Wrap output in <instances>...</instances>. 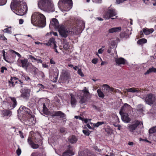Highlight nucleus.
Masks as SVG:
<instances>
[{
    "instance_id": "8",
    "label": "nucleus",
    "mask_w": 156,
    "mask_h": 156,
    "mask_svg": "<svg viewBox=\"0 0 156 156\" xmlns=\"http://www.w3.org/2000/svg\"><path fill=\"white\" fill-rule=\"evenodd\" d=\"M116 14L115 10L111 8L108 9L107 12L104 13L103 17L105 20H108Z\"/></svg>"
},
{
    "instance_id": "15",
    "label": "nucleus",
    "mask_w": 156,
    "mask_h": 156,
    "mask_svg": "<svg viewBox=\"0 0 156 156\" xmlns=\"http://www.w3.org/2000/svg\"><path fill=\"white\" fill-rule=\"evenodd\" d=\"M131 108L130 105L126 103L124 104L121 108L119 111L120 114V115H122V114L127 113L126 112H127V110H128Z\"/></svg>"
},
{
    "instance_id": "62",
    "label": "nucleus",
    "mask_w": 156,
    "mask_h": 156,
    "mask_svg": "<svg viewBox=\"0 0 156 156\" xmlns=\"http://www.w3.org/2000/svg\"><path fill=\"white\" fill-rule=\"evenodd\" d=\"M16 153L18 156H19L21 153V149L19 148H18L16 151Z\"/></svg>"
},
{
    "instance_id": "48",
    "label": "nucleus",
    "mask_w": 156,
    "mask_h": 156,
    "mask_svg": "<svg viewBox=\"0 0 156 156\" xmlns=\"http://www.w3.org/2000/svg\"><path fill=\"white\" fill-rule=\"evenodd\" d=\"M62 45L63 48L65 50H67L69 49L70 46L69 43L62 44Z\"/></svg>"
},
{
    "instance_id": "13",
    "label": "nucleus",
    "mask_w": 156,
    "mask_h": 156,
    "mask_svg": "<svg viewBox=\"0 0 156 156\" xmlns=\"http://www.w3.org/2000/svg\"><path fill=\"white\" fill-rule=\"evenodd\" d=\"M69 77V74L68 72H65L60 76L58 81L60 83H66L68 80Z\"/></svg>"
},
{
    "instance_id": "47",
    "label": "nucleus",
    "mask_w": 156,
    "mask_h": 156,
    "mask_svg": "<svg viewBox=\"0 0 156 156\" xmlns=\"http://www.w3.org/2000/svg\"><path fill=\"white\" fill-rule=\"evenodd\" d=\"M112 119H114L115 121V122H113V125L115 127H118V126H119V124L116 125L115 124V122H117L118 121H119V119L118 117L117 116H115V117H113Z\"/></svg>"
},
{
    "instance_id": "25",
    "label": "nucleus",
    "mask_w": 156,
    "mask_h": 156,
    "mask_svg": "<svg viewBox=\"0 0 156 156\" xmlns=\"http://www.w3.org/2000/svg\"><path fill=\"white\" fill-rule=\"evenodd\" d=\"M70 95L71 97L70 103L72 106L76 105L77 101L75 98V96L73 94H70Z\"/></svg>"
},
{
    "instance_id": "42",
    "label": "nucleus",
    "mask_w": 156,
    "mask_h": 156,
    "mask_svg": "<svg viewBox=\"0 0 156 156\" xmlns=\"http://www.w3.org/2000/svg\"><path fill=\"white\" fill-rule=\"evenodd\" d=\"M126 90L127 92H139V90H136L135 88L134 87L128 89H126Z\"/></svg>"
},
{
    "instance_id": "10",
    "label": "nucleus",
    "mask_w": 156,
    "mask_h": 156,
    "mask_svg": "<svg viewBox=\"0 0 156 156\" xmlns=\"http://www.w3.org/2000/svg\"><path fill=\"white\" fill-rule=\"evenodd\" d=\"M23 4V0H12L11 3L10 7L11 9H18L22 4Z\"/></svg>"
},
{
    "instance_id": "31",
    "label": "nucleus",
    "mask_w": 156,
    "mask_h": 156,
    "mask_svg": "<svg viewBox=\"0 0 156 156\" xmlns=\"http://www.w3.org/2000/svg\"><path fill=\"white\" fill-rule=\"evenodd\" d=\"M42 138L40 134L38 133L36 135L34 136V141L35 143H39L41 140Z\"/></svg>"
},
{
    "instance_id": "61",
    "label": "nucleus",
    "mask_w": 156,
    "mask_h": 156,
    "mask_svg": "<svg viewBox=\"0 0 156 156\" xmlns=\"http://www.w3.org/2000/svg\"><path fill=\"white\" fill-rule=\"evenodd\" d=\"M98 61V59L97 58H95L93 59L92 61V62L94 64H96Z\"/></svg>"
},
{
    "instance_id": "64",
    "label": "nucleus",
    "mask_w": 156,
    "mask_h": 156,
    "mask_svg": "<svg viewBox=\"0 0 156 156\" xmlns=\"http://www.w3.org/2000/svg\"><path fill=\"white\" fill-rule=\"evenodd\" d=\"M146 156H156V153H147Z\"/></svg>"
},
{
    "instance_id": "6",
    "label": "nucleus",
    "mask_w": 156,
    "mask_h": 156,
    "mask_svg": "<svg viewBox=\"0 0 156 156\" xmlns=\"http://www.w3.org/2000/svg\"><path fill=\"white\" fill-rule=\"evenodd\" d=\"M85 26V23L83 21L80 20L78 22V27L75 28L74 31H72L73 35H78L81 34L84 29Z\"/></svg>"
},
{
    "instance_id": "5",
    "label": "nucleus",
    "mask_w": 156,
    "mask_h": 156,
    "mask_svg": "<svg viewBox=\"0 0 156 156\" xmlns=\"http://www.w3.org/2000/svg\"><path fill=\"white\" fill-rule=\"evenodd\" d=\"M59 34L63 37L66 38L70 32L72 33V31H70L67 30V28L64 25L61 24L60 27L58 29Z\"/></svg>"
},
{
    "instance_id": "33",
    "label": "nucleus",
    "mask_w": 156,
    "mask_h": 156,
    "mask_svg": "<svg viewBox=\"0 0 156 156\" xmlns=\"http://www.w3.org/2000/svg\"><path fill=\"white\" fill-rule=\"evenodd\" d=\"M152 73H156V68L152 67L149 68V69L144 73V74L146 75Z\"/></svg>"
},
{
    "instance_id": "38",
    "label": "nucleus",
    "mask_w": 156,
    "mask_h": 156,
    "mask_svg": "<svg viewBox=\"0 0 156 156\" xmlns=\"http://www.w3.org/2000/svg\"><path fill=\"white\" fill-rule=\"evenodd\" d=\"M82 92L84 93L83 95H84L85 97H88L90 94L88 90L87 89L86 87H84L83 90H82Z\"/></svg>"
},
{
    "instance_id": "1",
    "label": "nucleus",
    "mask_w": 156,
    "mask_h": 156,
    "mask_svg": "<svg viewBox=\"0 0 156 156\" xmlns=\"http://www.w3.org/2000/svg\"><path fill=\"white\" fill-rule=\"evenodd\" d=\"M31 22L34 25L39 27H44L46 24L45 16L39 12H35L32 15Z\"/></svg>"
},
{
    "instance_id": "22",
    "label": "nucleus",
    "mask_w": 156,
    "mask_h": 156,
    "mask_svg": "<svg viewBox=\"0 0 156 156\" xmlns=\"http://www.w3.org/2000/svg\"><path fill=\"white\" fill-rule=\"evenodd\" d=\"M18 116L19 119L23 122H25L28 120V115L25 113H22L21 115Z\"/></svg>"
},
{
    "instance_id": "2",
    "label": "nucleus",
    "mask_w": 156,
    "mask_h": 156,
    "mask_svg": "<svg viewBox=\"0 0 156 156\" xmlns=\"http://www.w3.org/2000/svg\"><path fill=\"white\" fill-rule=\"evenodd\" d=\"M38 2V7L40 9L51 12L55 11L54 5L51 0H40Z\"/></svg>"
},
{
    "instance_id": "51",
    "label": "nucleus",
    "mask_w": 156,
    "mask_h": 156,
    "mask_svg": "<svg viewBox=\"0 0 156 156\" xmlns=\"http://www.w3.org/2000/svg\"><path fill=\"white\" fill-rule=\"evenodd\" d=\"M32 71H33V72L34 73V76H35L37 74L39 70L37 68H36L35 67L33 66V67Z\"/></svg>"
},
{
    "instance_id": "7",
    "label": "nucleus",
    "mask_w": 156,
    "mask_h": 156,
    "mask_svg": "<svg viewBox=\"0 0 156 156\" xmlns=\"http://www.w3.org/2000/svg\"><path fill=\"white\" fill-rule=\"evenodd\" d=\"M30 89L27 87H25L22 88L20 90V92L21 93L20 97L26 100H28L30 97Z\"/></svg>"
},
{
    "instance_id": "21",
    "label": "nucleus",
    "mask_w": 156,
    "mask_h": 156,
    "mask_svg": "<svg viewBox=\"0 0 156 156\" xmlns=\"http://www.w3.org/2000/svg\"><path fill=\"white\" fill-rule=\"evenodd\" d=\"M50 24L52 25L55 29H58L60 27L58 21L56 18L52 19V21L50 22Z\"/></svg>"
},
{
    "instance_id": "16",
    "label": "nucleus",
    "mask_w": 156,
    "mask_h": 156,
    "mask_svg": "<svg viewBox=\"0 0 156 156\" xmlns=\"http://www.w3.org/2000/svg\"><path fill=\"white\" fill-rule=\"evenodd\" d=\"M23 108V113H25L28 115V117L31 119H33V120L34 119L35 116L32 115L31 110L28 108L24 106Z\"/></svg>"
},
{
    "instance_id": "30",
    "label": "nucleus",
    "mask_w": 156,
    "mask_h": 156,
    "mask_svg": "<svg viewBox=\"0 0 156 156\" xmlns=\"http://www.w3.org/2000/svg\"><path fill=\"white\" fill-rule=\"evenodd\" d=\"M103 87H105V89H106V90H108V92L110 91L114 92H116L115 89L112 87H110L107 84H104L103 85Z\"/></svg>"
},
{
    "instance_id": "12",
    "label": "nucleus",
    "mask_w": 156,
    "mask_h": 156,
    "mask_svg": "<svg viewBox=\"0 0 156 156\" xmlns=\"http://www.w3.org/2000/svg\"><path fill=\"white\" fill-rule=\"evenodd\" d=\"M154 94L152 93L148 94L146 96L145 99V101L147 104L151 105H153L155 101V100L153 98Z\"/></svg>"
},
{
    "instance_id": "49",
    "label": "nucleus",
    "mask_w": 156,
    "mask_h": 156,
    "mask_svg": "<svg viewBox=\"0 0 156 156\" xmlns=\"http://www.w3.org/2000/svg\"><path fill=\"white\" fill-rule=\"evenodd\" d=\"M8 82L9 84V86L10 87H14L15 86V83H14V82L12 81V80L11 79H10V80H8Z\"/></svg>"
},
{
    "instance_id": "28",
    "label": "nucleus",
    "mask_w": 156,
    "mask_h": 156,
    "mask_svg": "<svg viewBox=\"0 0 156 156\" xmlns=\"http://www.w3.org/2000/svg\"><path fill=\"white\" fill-rule=\"evenodd\" d=\"M58 74H50L49 78L51 81L54 82H56L57 81Z\"/></svg>"
},
{
    "instance_id": "57",
    "label": "nucleus",
    "mask_w": 156,
    "mask_h": 156,
    "mask_svg": "<svg viewBox=\"0 0 156 156\" xmlns=\"http://www.w3.org/2000/svg\"><path fill=\"white\" fill-rule=\"evenodd\" d=\"M8 104H9V107L8 108V109H9L12 110L15 108H13V104L12 103L9 102Z\"/></svg>"
},
{
    "instance_id": "36",
    "label": "nucleus",
    "mask_w": 156,
    "mask_h": 156,
    "mask_svg": "<svg viewBox=\"0 0 156 156\" xmlns=\"http://www.w3.org/2000/svg\"><path fill=\"white\" fill-rule=\"evenodd\" d=\"M58 74V70L57 67L55 66L52 67L51 71L50 72V74Z\"/></svg>"
},
{
    "instance_id": "53",
    "label": "nucleus",
    "mask_w": 156,
    "mask_h": 156,
    "mask_svg": "<svg viewBox=\"0 0 156 156\" xmlns=\"http://www.w3.org/2000/svg\"><path fill=\"white\" fill-rule=\"evenodd\" d=\"M30 146L33 149H37L39 147V145L37 144H35L34 142Z\"/></svg>"
},
{
    "instance_id": "60",
    "label": "nucleus",
    "mask_w": 156,
    "mask_h": 156,
    "mask_svg": "<svg viewBox=\"0 0 156 156\" xmlns=\"http://www.w3.org/2000/svg\"><path fill=\"white\" fill-rule=\"evenodd\" d=\"M2 30L4 31V32L7 33H8L11 34L12 32L10 30L8 29V28H6L5 29Z\"/></svg>"
},
{
    "instance_id": "23",
    "label": "nucleus",
    "mask_w": 156,
    "mask_h": 156,
    "mask_svg": "<svg viewBox=\"0 0 156 156\" xmlns=\"http://www.w3.org/2000/svg\"><path fill=\"white\" fill-rule=\"evenodd\" d=\"M115 62L117 65H119L121 64H125L126 63V60L123 58L120 57L119 58H115Z\"/></svg>"
},
{
    "instance_id": "50",
    "label": "nucleus",
    "mask_w": 156,
    "mask_h": 156,
    "mask_svg": "<svg viewBox=\"0 0 156 156\" xmlns=\"http://www.w3.org/2000/svg\"><path fill=\"white\" fill-rule=\"evenodd\" d=\"M116 43L115 40H114L112 41H111V45L110 46V47L112 48H114L116 45Z\"/></svg>"
},
{
    "instance_id": "34",
    "label": "nucleus",
    "mask_w": 156,
    "mask_h": 156,
    "mask_svg": "<svg viewBox=\"0 0 156 156\" xmlns=\"http://www.w3.org/2000/svg\"><path fill=\"white\" fill-rule=\"evenodd\" d=\"M136 111L138 112L139 113H143V112L144 111V107L143 105L141 104H140L138 105L136 108Z\"/></svg>"
},
{
    "instance_id": "54",
    "label": "nucleus",
    "mask_w": 156,
    "mask_h": 156,
    "mask_svg": "<svg viewBox=\"0 0 156 156\" xmlns=\"http://www.w3.org/2000/svg\"><path fill=\"white\" fill-rule=\"evenodd\" d=\"M78 74L80 75L81 77H83L84 76V74L83 73L82 71V70L81 69H78L77 71Z\"/></svg>"
},
{
    "instance_id": "63",
    "label": "nucleus",
    "mask_w": 156,
    "mask_h": 156,
    "mask_svg": "<svg viewBox=\"0 0 156 156\" xmlns=\"http://www.w3.org/2000/svg\"><path fill=\"white\" fill-rule=\"evenodd\" d=\"M83 132L86 136H89L90 134V133L87 131V130H83Z\"/></svg>"
},
{
    "instance_id": "32",
    "label": "nucleus",
    "mask_w": 156,
    "mask_h": 156,
    "mask_svg": "<svg viewBox=\"0 0 156 156\" xmlns=\"http://www.w3.org/2000/svg\"><path fill=\"white\" fill-rule=\"evenodd\" d=\"M12 56V54L8 53V52L6 53V56H5V60L6 62L10 63L13 62V61H11L10 58H11V56Z\"/></svg>"
},
{
    "instance_id": "37",
    "label": "nucleus",
    "mask_w": 156,
    "mask_h": 156,
    "mask_svg": "<svg viewBox=\"0 0 156 156\" xmlns=\"http://www.w3.org/2000/svg\"><path fill=\"white\" fill-rule=\"evenodd\" d=\"M9 98L11 100L12 102V103L13 104V108H15L17 105V102L16 101V98L11 97H10Z\"/></svg>"
},
{
    "instance_id": "56",
    "label": "nucleus",
    "mask_w": 156,
    "mask_h": 156,
    "mask_svg": "<svg viewBox=\"0 0 156 156\" xmlns=\"http://www.w3.org/2000/svg\"><path fill=\"white\" fill-rule=\"evenodd\" d=\"M7 0H0V5H3L6 4Z\"/></svg>"
},
{
    "instance_id": "24",
    "label": "nucleus",
    "mask_w": 156,
    "mask_h": 156,
    "mask_svg": "<svg viewBox=\"0 0 156 156\" xmlns=\"http://www.w3.org/2000/svg\"><path fill=\"white\" fill-rule=\"evenodd\" d=\"M49 43V46L50 47L52 48L54 46L55 48L57 47L56 42L55 41V38L54 37H52L50 38L48 40Z\"/></svg>"
},
{
    "instance_id": "29",
    "label": "nucleus",
    "mask_w": 156,
    "mask_h": 156,
    "mask_svg": "<svg viewBox=\"0 0 156 156\" xmlns=\"http://www.w3.org/2000/svg\"><path fill=\"white\" fill-rule=\"evenodd\" d=\"M142 31L146 35H148L152 33L154 31V30L153 28L149 29L147 28H144L143 29Z\"/></svg>"
},
{
    "instance_id": "17",
    "label": "nucleus",
    "mask_w": 156,
    "mask_h": 156,
    "mask_svg": "<svg viewBox=\"0 0 156 156\" xmlns=\"http://www.w3.org/2000/svg\"><path fill=\"white\" fill-rule=\"evenodd\" d=\"M18 62L21 64L20 66H21L23 68H24L25 69L27 70L28 66L27 64L28 62V59L24 58L23 59H18Z\"/></svg>"
},
{
    "instance_id": "20",
    "label": "nucleus",
    "mask_w": 156,
    "mask_h": 156,
    "mask_svg": "<svg viewBox=\"0 0 156 156\" xmlns=\"http://www.w3.org/2000/svg\"><path fill=\"white\" fill-rule=\"evenodd\" d=\"M131 34L129 30L127 29L126 31L121 33L120 36L121 38H127L129 37V35Z\"/></svg>"
},
{
    "instance_id": "19",
    "label": "nucleus",
    "mask_w": 156,
    "mask_h": 156,
    "mask_svg": "<svg viewBox=\"0 0 156 156\" xmlns=\"http://www.w3.org/2000/svg\"><path fill=\"white\" fill-rule=\"evenodd\" d=\"M78 140L77 137L73 135L70 136L68 138V141L71 144L76 143Z\"/></svg>"
},
{
    "instance_id": "52",
    "label": "nucleus",
    "mask_w": 156,
    "mask_h": 156,
    "mask_svg": "<svg viewBox=\"0 0 156 156\" xmlns=\"http://www.w3.org/2000/svg\"><path fill=\"white\" fill-rule=\"evenodd\" d=\"M27 142L30 146L32 144H33L34 142H34L32 140L31 137L30 136H29L28 138Z\"/></svg>"
},
{
    "instance_id": "59",
    "label": "nucleus",
    "mask_w": 156,
    "mask_h": 156,
    "mask_svg": "<svg viewBox=\"0 0 156 156\" xmlns=\"http://www.w3.org/2000/svg\"><path fill=\"white\" fill-rule=\"evenodd\" d=\"M0 40L5 41L7 40V39L3 35H0Z\"/></svg>"
},
{
    "instance_id": "18",
    "label": "nucleus",
    "mask_w": 156,
    "mask_h": 156,
    "mask_svg": "<svg viewBox=\"0 0 156 156\" xmlns=\"http://www.w3.org/2000/svg\"><path fill=\"white\" fill-rule=\"evenodd\" d=\"M121 119L123 121L126 123L129 122L131 120V119L129 117V115L127 113L122 114Z\"/></svg>"
},
{
    "instance_id": "55",
    "label": "nucleus",
    "mask_w": 156,
    "mask_h": 156,
    "mask_svg": "<svg viewBox=\"0 0 156 156\" xmlns=\"http://www.w3.org/2000/svg\"><path fill=\"white\" fill-rule=\"evenodd\" d=\"M10 51L11 52H12L13 53H14L19 58L21 57V55L18 53L16 52L15 51L13 50H10Z\"/></svg>"
},
{
    "instance_id": "46",
    "label": "nucleus",
    "mask_w": 156,
    "mask_h": 156,
    "mask_svg": "<svg viewBox=\"0 0 156 156\" xmlns=\"http://www.w3.org/2000/svg\"><path fill=\"white\" fill-rule=\"evenodd\" d=\"M149 134H152L156 132V126L151 128L148 131Z\"/></svg>"
},
{
    "instance_id": "40",
    "label": "nucleus",
    "mask_w": 156,
    "mask_h": 156,
    "mask_svg": "<svg viewBox=\"0 0 156 156\" xmlns=\"http://www.w3.org/2000/svg\"><path fill=\"white\" fill-rule=\"evenodd\" d=\"M104 129L107 133V134L108 135L110 134L112 132V130L109 126H107V128H104Z\"/></svg>"
},
{
    "instance_id": "44",
    "label": "nucleus",
    "mask_w": 156,
    "mask_h": 156,
    "mask_svg": "<svg viewBox=\"0 0 156 156\" xmlns=\"http://www.w3.org/2000/svg\"><path fill=\"white\" fill-rule=\"evenodd\" d=\"M106 123V122L104 121L98 122L96 123H94L93 126L94 127H98L99 126Z\"/></svg>"
},
{
    "instance_id": "11",
    "label": "nucleus",
    "mask_w": 156,
    "mask_h": 156,
    "mask_svg": "<svg viewBox=\"0 0 156 156\" xmlns=\"http://www.w3.org/2000/svg\"><path fill=\"white\" fill-rule=\"evenodd\" d=\"M73 147L70 145L67 146L66 150L63 153L62 155L65 156H72L74 155Z\"/></svg>"
},
{
    "instance_id": "27",
    "label": "nucleus",
    "mask_w": 156,
    "mask_h": 156,
    "mask_svg": "<svg viewBox=\"0 0 156 156\" xmlns=\"http://www.w3.org/2000/svg\"><path fill=\"white\" fill-rule=\"evenodd\" d=\"M2 115L4 116H10L12 115V112L10 110L7 109H4L2 111Z\"/></svg>"
},
{
    "instance_id": "26",
    "label": "nucleus",
    "mask_w": 156,
    "mask_h": 156,
    "mask_svg": "<svg viewBox=\"0 0 156 156\" xmlns=\"http://www.w3.org/2000/svg\"><path fill=\"white\" fill-rule=\"evenodd\" d=\"M122 30V28L121 27H113L110 29L108 30V32L110 33H112L114 32H119L121 31Z\"/></svg>"
},
{
    "instance_id": "35",
    "label": "nucleus",
    "mask_w": 156,
    "mask_h": 156,
    "mask_svg": "<svg viewBox=\"0 0 156 156\" xmlns=\"http://www.w3.org/2000/svg\"><path fill=\"white\" fill-rule=\"evenodd\" d=\"M81 98L79 101V103L81 104H83L84 103H86L87 101V99L88 97H85L84 95H83L82 96H80Z\"/></svg>"
},
{
    "instance_id": "3",
    "label": "nucleus",
    "mask_w": 156,
    "mask_h": 156,
    "mask_svg": "<svg viewBox=\"0 0 156 156\" xmlns=\"http://www.w3.org/2000/svg\"><path fill=\"white\" fill-rule=\"evenodd\" d=\"M41 104V105H43V109L42 112L44 114L46 115H50L52 117L59 116L61 118H66V115L61 111H54L52 113H51L50 111L48 110V109L46 107L44 102H42Z\"/></svg>"
},
{
    "instance_id": "41",
    "label": "nucleus",
    "mask_w": 156,
    "mask_h": 156,
    "mask_svg": "<svg viewBox=\"0 0 156 156\" xmlns=\"http://www.w3.org/2000/svg\"><path fill=\"white\" fill-rule=\"evenodd\" d=\"M98 96L99 97L103 98L105 95L103 92L101 91V89H99L97 90Z\"/></svg>"
},
{
    "instance_id": "45",
    "label": "nucleus",
    "mask_w": 156,
    "mask_h": 156,
    "mask_svg": "<svg viewBox=\"0 0 156 156\" xmlns=\"http://www.w3.org/2000/svg\"><path fill=\"white\" fill-rule=\"evenodd\" d=\"M106 123V122L104 121L98 122L96 123H94L93 126L94 127H98L99 126Z\"/></svg>"
},
{
    "instance_id": "4",
    "label": "nucleus",
    "mask_w": 156,
    "mask_h": 156,
    "mask_svg": "<svg viewBox=\"0 0 156 156\" xmlns=\"http://www.w3.org/2000/svg\"><path fill=\"white\" fill-rule=\"evenodd\" d=\"M72 0H59L58 3V6L62 11H67L69 10L73 6Z\"/></svg>"
},
{
    "instance_id": "58",
    "label": "nucleus",
    "mask_w": 156,
    "mask_h": 156,
    "mask_svg": "<svg viewBox=\"0 0 156 156\" xmlns=\"http://www.w3.org/2000/svg\"><path fill=\"white\" fill-rule=\"evenodd\" d=\"M60 132L62 133H66L65 128L64 127H61L60 129Z\"/></svg>"
},
{
    "instance_id": "14",
    "label": "nucleus",
    "mask_w": 156,
    "mask_h": 156,
    "mask_svg": "<svg viewBox=\"0 0 156 156\" xmlns=\"http://www.w3.org/2000/svg\"><path fill=\"white\" fill-rule=\"evenodd\" d=\"M141 122L138 120L135 121V122L133 124H129L128 126V129L131 132H133L135 130L138 126L140 125Z\"/></svg>"
},
{
    "instance_id": "39",
    "label": "nucleus",
    "mask_w": 156,
    "mask_h": 156,
    "mask_svg": "<svg viewBox=\"0 0 156 156\" xmlns=\"http://www.w3.org/2000/svg\"><path fill=\"white\" fill-rule=\"evenodd\" d=\"M147 40L145 38H142L139 40L137 41V43L139 45H142L147 42Z\"/></svg>"
},
{
    "instance_id": "9",
    "label": "nucleus",
    "mask_w": 156,
    "mask_h": 156,
    "mask_svg": "<svg viewBox=\"0 0 156 156\" xmlns=\"http://www.w3.org/2000/svg\"><path fill=\"white\" fill-rule=\"evenodd\" d=\"M27 10V7L26 4L23 2V4L21 5L19 9L16 10L17 11V14L19 15L23 16L25 14Z\"/></svg>"
},
{
    "instance_id": "43",
    "label": "nucleus",
    "mask_w": 156,
    "mask_h": 156,
    "mask_svg": "<svg viewBox=\"0 0 156 156\" xmlns=\"http://www.w3.org/2000/svg\"><path fill=\"white\" fill-rule=\"evenodd\" d=\"M24 106H21L17 110V116H18L21 115L22 113H23Z\"/></svg>"
}]
</instances>
